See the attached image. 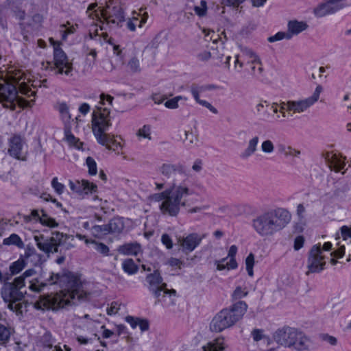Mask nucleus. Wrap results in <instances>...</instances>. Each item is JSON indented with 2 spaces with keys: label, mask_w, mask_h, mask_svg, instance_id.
Returning a JSON list of instances; mask_svg holds the SVG:
<instances>
[{
  "label": "nucleus",
  "mask_w": 351,
  "mask_h": 351,
  "mask_svg": "<svg viewBox=\"0 0 351 351\" xmlns=\"http://www.w3.org/2000/svg\"><path fill=\"white\" fill-rule=\"evenodd\" d=\"M345 254V246H340L337 250L331 252L330 255L337 258H342Z\"/></svg>",
  "instance_id": "obj_63"
},
{
  "label": "nucleus",
  "mask_w": 351,
  "mask_h": 351,
  "mask_svg": "<svg viewBox=\"0 0 351 351\" xmlns=\"http://www.w3.org/2000/svg\"><path fill=\"white\" fill-rule=\"evenodd\" d=\"M296 330V328L284 326L274 332V339L282 346L291 348L292 343L294 342Z\"/></svg>",
  "instance_id": "obj_14"
},
{
  "label": "nucleus",
  "mask_w": 351,
  "mask_h": 351,
  "mask_svg": "<svg viewBox=\"0 0 351 351\" xmlns=\"http://www.w3.org/2000/svg\"><path fill=\"white\" fill-rule=\"evenodd\" d=\"M125 227L124 222L121 217H114L108 223L110 234H118L122 232Z\"/></svg>",
  "instance_id": "obj_25"
},
{
  "label": "nucleus",
  "mask_w": 351,
  "mask_h": 351,
  "mask_svg": "<svg viewBox=\"0 0 351 351\" xmlns=\"http://www.w3.org/2000/svg\"><path fill=\"white\" fill-rule=\"evenodd\" d=\"M3 244L5 245H13L18 247L19 248L24 247V243L23 242L22 239L18 234L15 233H13L9 237L4 239L3 241Z\"/></svg>",
  "instance_id": "obj_29"
},
{
  "label": "nucleus",
  "mask_w": 351,
  "mask_h": 351,
  "mask_svg": "<svg viewBox=\"0 0 351 351\" xmlns=\"http://www.w3.org/2000/svg\"><path fill=\"white\" fill-rule=\"evenodd\" d=\"M245 0H222L221 4L225 6L238 7Z\"/></svg>",
  "instance_id": "obj_60"
},
{
  "label": "nucleus",
  "mask_w": 351,
  "mask_h": 351,
  "mask_svg": "<svg viewBox=\"0 0 351 351\" xmlns=\"http://www.w3.org/2000/svg\"><path fill=\"white\" fill-rule=\"evenodd\" d=\"M206 234L200 235L197 233H191L186 236L178 238V243L182 251L185 254L193 252L202 242Z\"/></svg>",
  "instance_id": "obj_15"
},
{
  "label": "nucleus",
  "mask_w": 351,
  "mask_h": 351,
  "mask_svg": "<svg viewBox=\"0 0 351 351\" xmlns=\"http://www.w3.org/2000/svg\"><path fill=\"white\" fill-rule=\"evenodd\" d=\"M10 332L8 328L0 324V344H5L10 339Z\"/></svg>",
  "instance_id": "obj_42"
},
{
  "label": "nucleus",
  "mask_w": 351,
  "mask_h": 351,
  "mask_svg": "<svg viewBox=\"0 0 351 351\" xmlns=\"http://www.w3.org/2000/svg\"><path fill=\"white\" fill-rule=\"evenodd\" d=\"M169 195H171V191H169L168 189H166L162 192L152 194L150 195L149 198L151 201L155 202H160L161 201L165 202L169 199Z\"/></svg>",
  "instance_id": "obj_38"
},
{
  "label": "nucleus",
  "mask_w": 351,
  "mask_h": 351,
  "mask_svg": "<svg viewBox=\"0 0 351 351\" xmlns=\"http://www.w3.org/2000/svg\"><path fill=\"white\" fill-rule=\"evenodd\" d=\"M113 99V97L109 95H106L104 93L100 95V104L101 105H105L106 102H108L110 105H112Z\"/></svg>",
  "instance_id": "obj_62"
},
{
  "label": "nucleus",
  "mask_w": 351,
  "mask_h": 351,
  "mask_svg": "<svg viewBox=\"0 0 351 351\" xmlns=\"http://www.w3.org/2000/svg\"><path fill=\"white\" fill-rule=\"evenodd\" d=\"M111 117L107 108L97 106L93 112L92 130L99 144H105L108 140L107 132L111 127Z\"/></svg>",
  "instance_id": "obj_6"
},
{
  "label": "nucleus",
  "mask_w": 351,
  "mask_h": 351,
  "mask_svg": "<svg viewBox=\"0 0 351 351\" xmlns=\"http://www.w3.org/2000/svg\"><path fill=\"white\" fill-rule=\"evenodd\" d=\"M91 232L94 237L97 238H102L110 234L109 228H108V224L95 225L91 228Z\"/></svg>",
  "instance_id": "obj_30"
},
{
  "label": "nucleus",
  "mask_w": 351,
  "mask_h": 351,
  "mask_svg": "<svg viewBox=\"0 0 351 351\" xmlns=\"http://www.w3.org/2000/svg\"><path fill=\"white\" fill-rule=\"evenodd\" d=\"M269 108L274 113H278V104L276 102L269 104L267 101H261L256 106V111L258 114L265 108Z\"/></svg>",
  "instance_id": "obj_32"
},
{
  "label": "nucleus",
  "mask_w": 351,
  "mask_h": 351,
  "mask_svg": "<svg viewBox=\"0 0 351 351\" xmlns=\"http://www.w3.org/2000/svg\"><path fill=\"white\" fill-rule=\"evenodd\" d=\"M248 293V291L245 289H243L241 287H237L232 294V298L234 300H240L245 297Z\"/></svg>",
  "instance_id": "obj_47"
},
{
  "label": "nucleus",
  "mask_w": 351,
  "mask_h": 351,
  "mask_svg": "<svg viewBox=\"0 0 351 351\" xmlns=\"http://www.w3.org/2000/svg\"><path fill=\"white\" fill-rule=\"evenodd\" d=\"M51 43L53 45V62H47V67H50L56 74H64L69 75L73 71V64L69 61L66 54L61 49L53 38H50Z\"/></svg>",
  "instance_id": "obj_8"
},
{
  "label": "nucleus",
  "mask_w": 351,
  "mask_h": 351,
  "mask_svg": "<svg viewBox=\"0 0 351 351\" xmlns=\"http://www.w3.org/2000/svg\"><path fill=\"white\" fill-rule=\"evenodd\" d=\"M276 113H274L269 108H266L265 111L263 113V119L265 121H270L274 120L276 122L281 121L280 115L277 114L275 116Z\"/></svg>",
  "instance_id": "obj_45"
},
{
  "label": "nucleus",
  "mask_w": 351,
  "mask_h": 351,
  "mask_svg": "<svg viewBox=\"0 0 351 351\" xmlns=\"http://www.w3.org/2000/svg\"><path fill=\"white\" fill-rule=\"evenodd\" d=\"M247 308V305L245 302L238 301L230 308L221 310L211 320L210 330L212 332H220L226 328L233 326L242 319Z\"/></svg>",
  "instance_id": "obj_4"
},
{
  "label": "nucleus",
  "mask_w": 351,
  "mask_h": 351,
  "mask_svg": "<svg viewBox=\"0 0 351 351\" xmlns=\"http://www.w3.org/2000/svg\"><path fill=\"white\" fill-rule=\"evenodd\" d=\"M197 57L199 60L205 62V61L208 60L210 58H215L216 57L215 51H213L212 52H210V51H204L202 52L199 53L197 54Z\"/></svg>",
  "instance_id": "obj_53"
},
{
  "label": "nucleus",
  "mask_w": 351,
  "mask_h": 351,
  "mask_svg": "<svg viewBox=\"0 0 351 351\" xmlns=\"http://www.w3.org/2000/svg\"><path fill=\"white\" fill-rule=\"evenodd\" d=\"M51 186L54 191L58 194L61 195L64 191V185L58 182V178L55 177L51 180Z\"/></svg>",
  "instance_id": "obj_51"
},
{
  "label": "nucleus",
  "mask_w": 351,
  "mask_h": 351,
  "mask_svg": "<svg viewBox=\"0 0 351 351\" xmlns=\"http://www.w3.org/2000/svg\"><path fill=\"white\" fill-rule=\"evenodd\" d=\"M85 243L93 244L94 245L95 250L104 256L109 255V252H110L109 247L106 244H104L103 243L97 242L95 240L86 239Z\"/></svg>",
  "instance_id": "obj_31"
},
{
  "label": "nucleus",
  "mask_w": 351,
  "mask_h": 351,
  "mask_svg": "<svg viewBox=\"0 0 351 351\" xmlns=\"http://www.w3.org/2000/svg\"><path fill=\"white\" fill-rule=\"evenodd\" d=\"M282 39L290 40L291 35L287 34V32H279L276 33L275 35L271 36L267 38V40L269 43H274L276 41L281 40Z\"/></svg>",
  "instance_id": "obj_43"
},
{
  "label": "nucleus",
  "mask_w": 351,
  "mask_h": 351,
  "mask_svg": "<svg viewBox=\"0 0 351 351\" xmlns=\"http://www.w3.org/2000/svg\"><path fill=\"white\" fill-rule=\"evenodd\" d=\"M97 4H90L86 11L88 17L94 19H100V15L106 21L107 24L121 27L125 21V15L121 5L112 0L109 1L106 7L100 10L99 13L95 9Z\"/></svg>",
  "instance_id": "obj_5"
},
{
  "label": "nucleus",
  "mask_w": 351,
  "mask_h": 351,
  "mask_svg": "<svg viewBox=\"0 0 351 351\" xmlns=\"http://www.w3.org/2000/svg\"><path fill=\"white\" fill-rule=\"evenodd\" d=\"M65 287L56 294L41 295L36 302L34 306L36 309L58 310L70 305H75L78 302L87 298L88 293L84 289L83 285L79 278L73 276L65 274H52L46 282H40L38 279L30 281L29 288L34 291L39 292L48 285H59Z\"/></svg>",
  "instance_id": "obj_1"
},
{
  "label": "nucleus",
  "mask_w": 351,
  "mask_h": 351,
  "mask_svg": "<svg viewBox=\"0 0 351 351\" xmlns=\"http://www.w3.org/2000/svg\"><path fill=\"white\" fill-rule=\"evenodd\" d=\"M108 140L105 144H101L105 146L108 149L112 150L114 152H119L122 149V145L121 141H118L114 135H110V134H106Z\"/></svg>",
  "instance_id": "obj_27"
},
{
  "label": "nucleus",
  "mask_w": 351,
  "mask_h": 351,
  "mask_svg": "<svg viewBox=\"0 0 351 351\" xmlns=\"http://www.w3.org/2000/svg\"><path fill=\"white\" fill-rule=\"evenodd\" d=\"M25 279L22 276H20L15 278L13 282L9 283L13 285L16 289H21L25 285Z\"/></svg>",
  "instance_id": "obj_57"
},
{
  "label": "nucleus",
  "mask_w": 351,
  "mask_h": 351,
  "mask_svg": "<svg viewBox=\"0 0 351 351\" xmlns=\"http://www.w3.org/2000/svg\"><path fill=\"white\" fill-rule=\"evenodd\" d=\"M322 91V86L321 85H318L311 97L304 99L288 101L289 114L292 115L293 114L302 113L306 111L311 106L318 101Z\"/></svg>",
  "instance_id": "obj_12"
},
{
  "label": "nucleus",
  "mask_w": 351,
  "mask_h": 351,
  "mask_svg": "<svg viewBox=\"0 0 351 351\" xmlns=\"http://www.w3.org/2000/svg\"><path fill=\"white\" fill-rule=\"evenodd\" d=\"M274 143L269 140L267 139L262 142L261 143V151L266 154H271L274 151Z\"/></svg>",
  "instance_id": "obj_41"
},
{
  "label": "nucleus",
  "mask_w": 351,
  "mask_h": 351,
  "mask_svg": "<svg viewBox=\"0 0 351 351\" xmlns=\"http://www.w3.org/2000/svg\"><path fill=\"white\" fill-rule=\"evenodd\" d=\"M242 53L250 60L251 64L260 63L259 57L250 49L245 48L242 50Z\"/></svg>",
  "instance_id": "obj_40"
},
{
  "label": "nucleus",
  "mask_w": 351,
  "mask_h": 351,
  "mask_svg": "<svg viewBox=\"0 0 351 351\" xmlns=\"http://www.w3.org/2000/svg\"><path fill=\"white\" fill-rule=\"evenodd\" d=\"M160 173L171 182L169 199L162 202L159 208L163 215L176 217L180 207L186 206V197L194 193L189 186V176L185 167L180 164L164 163L159 168Z\"/></svg>",
  "instance_id": "obj_2"
},
{
  "label": "nucleus",
  "mask_w": 351,
  "mask_h": 351,
  "mask_svg": "<svg viewBox=\"0 0 351 351\" xmlns=\"http://www.w3.org/2000/svg\"><path fill=\"white\" fill-rule=\"evenodd\" d=\"M251 335L254 341H261L266 337L264 330L262 329H254L251 332Z\"/></svg>",
  "instance_id": "obj_55"
},
{
  "label": "nucleus",
  "mask_w": 351,
  "mask_h": 351,
  "mask_svg": "<svg viewBox=\"0 0 351 351\" xmlns=\"http://www.w3.org/2000/svg\"><path fill=\"white\" fill-rule=\"evenodd\" d=\"M304 243V238L303 236H298L295 238L294 240V250L298 251L301 249Z\"/></svg>",
  "instance_id": "obj_58"
},
{
  "label": "nucleus",
  "mask_w": 351,
  "mask_h": 351,
  "mask_svg": "<svg viewBox=\"0 0 351 351\" xmlns=\"http://www.w3.org/2000/svg\"><path fill=\"white\" fill-rule=\"evenodd\" d=\"M136 135L138 137L147 138L149 140H151V127L149 125H145L141 128H140Z\"/></svg>",
  "instance_id": "obj_44"
},
{
  "label": "nucleus",
  "mask_w": 351,
  "mask_h": 351,
  "mask_svg": "<svg viewBox=\"0 0 351 351\" xmlns=\"http://www.w3.org/2000/svg\"><path fill=\"white\" fill-rule=\"evenodd\" d=\"M141 250V245L136 242L125 243L118 248L119 252L124 255H137Z\"/></svg>",
  "instance_id": "obj_24"
},
{
  "label": "nucleus",
  "mask_w": 351,
  "mask_h": 351,
  "mask_svg": "<svg viewBox=\"0 0 351 351\" xmlns=\"http://www.w3.org/2000/svg\"><path fill=\"white\" fill-rule=\"evenodd\" d=\"M8 152L12 157L17 160H26V153L23 152L25 141L21 135L14 134L8 140Z\"/></svg>",
  "instance_id": "obj_16"
},
{
  "label": "nucleus",
  "mask_w": 351,
  "mask_h": 351,
  "mask_svg": "<svg viewBox=\"0 0 351 351\" xmlns=\"http://www.w3.org/2000/svg\"><path fill=\"white\" fill-rule=\"evenodd\" d=\"M320 199L324 204H343L351 202V181L344 178L337 180L333 182L332 192L323 194Z\"/></svg>",
  "instance_id": "obj_7"
},
{
  "label": "nucleus",
  "mask_w": 351,
  "mask_h": 351,
  "mask_svg": "<svg viewBox=\"0 0 351 351\" xmlns=\"http://www.w3.org/2000/svg\"><path fill=\"white\" fill-rule=\"evenodd\" d=\"M326 264V257L322 254L321 245L316 244L312 246L308 254L306 275L312 273H319L325 269Z\"/></svg>",
  "instance_id": "obj_11"
},
{
  "label": "nucleus",
  "mask_w": 351,
  "mask_h": 351,
  "mask_svg": "<svg viewBox=\"0 0 351 351\" xmlns=\"http://www.w3.org/2000/svg\"><path fill=\"white\" fill-rule=\"evenodd\" d=\"M291 220L290 212L279 207L258 215L252 220V227L261 237H269L283 230Z\"/></svg>",
  "instance_id": "obj_3"
},
{
  "label": "nucleus",
  "mask_w": 351,
  "mask_h": 351,
  "mask_svg": "<svg viewBox=\"0 0 351 351\" xmlns=\"http://www.w3.org/2000/svg\"><path fill=\"white\" fill-rule=\"evenodd\" d=\"M308 25L304 21H298L297 20L289 21L287 24V34L291 35V39L294 35H298L302 32L306 30Z\"/></svg>",
  "instance_id": "obj_23"
},
{
  "label": "nucleus",
  "mask_w": 351,
  "mask_h": 351,
  "mask_svg": "<svg viewBox=\"0 0 351 351\" xmlns=\"http://www.w3.org/2000/svg\"><path fill=\"white\" fill-rule=\"evenodd\" d=\"M19 92L29 97L31 96H35L36 95V91L34 90H32L27 84H26L25 83L23 82L21 83L20 85H19Z\"/></svg>",
  "instance_id": "obj_50"
},
{
  "label": "nucleus",
  "mask_w": 351,
  "mask_h": 351,
  "mask_svg": "<svg viewBox=\"0 0 351 351\" xmlns=\"http://www.w3.org/2000/svg\"><path fill=\"white\" fill-rule=\"evenodd\" d=\"M128 67L132 73L139 72L141 69L140 63L138 58L136 57L132 58L128 63Z\"/></svg>",
  "instance_id": "obj_46"
},
{
  "label": "nucleus",
  "mask_w": 351,
  "mask_h": 351,
  "mask_svg": "<svg viewBox=\"0 0 351 351\" xmlns=\"http://www.w3.org/2000/svg\"><path fill=\"white\" fill-rule=\"evenodd\" d=\"M57 110L59 111L61 117L63 120L69 121L71 119V114L69 113V108L68 105L64 103H59L56 106Z\"/></svg>",
  "instance_id": "obj_37"
},
{
  "label": "nucleus",
  "mask_w": 351,
  "mask_h": 351,
  "mask_svg": "<svg viewBox=\"0 0 351 351\" xmlns=\"http://www.w3.org/2000/svg\"><path fill=\"white\" fill-rule=\"evenodd\" d=\"M194 11L199 16H204L206 14L207 11V3L205 0H202L200 5H196L194 7Z\"/></svg>",
  "instance_id": "obj_48"
},
{
  "label": "nucleus",
  "mask_w": 351,
  "mask_h": 351,
  "mask_svg": "<svg viewBox=\"0 0 351 351\" xmlns=\"http://www.w3.org/2000/svg\"><path fill=\"white\" fill-rule=\"evenodd\" d=\"M40 222L43 226L49 228H56L58 226V223L56 220L47 215L43 210H42V215L40 218Z\"/></svg>",
  "instance_id": "obj_36"
},
{
  "label": "nucleus",
  "mask_w": 351,
  "mask_h": 351,
  "mask_svg": "<svg viewBox=\"0 0 351 351\" xmlns=\"http://www.w3.org/2000/svg\"><path fill=\"white\" fill-rule=\"evenodd\" d=\"M223 343V338L218 337L203 346V350L204 351H223L224 350Z\"/></svg>",
  "instance_id": "obj_26"
},
{
  "label": "nucleus",
  "mask_w": 351,
  "mask_h": 351,
  "mask_svg": "<svg viewBox=\"0 0 351 351\" xmlns=\"http://www.w3.org/2000/svg\"><path fill=\"white\" fill-rule=\"evenodd\" d=\"M67 236L60 232H53L52 236L45 238L43 234L35 235L34 239L37 247L46 254L58 252V247L62 244V239Z\"/></svg>",
  "instance_id": "obj_10"
},
{
  "label": "nucleus",
  "mask_w": 351,
  "mask_h": 351,
  "mask_svg": "<svg viewBox=\"0 0 351 351\" xmlns=\"http://www.w3.org/2000/svg\"><path fill=\"white\" fill-rule=\"evenodd\" d=\"M258 142L259 138L258 136H254L250 138L247 142L245 149L240 154V158L242 160H247L254 155L258 150Z\"/></svg>",
  "instance_id": "obj_22"
},
{
  "label": "nucleus",
  "mask_w": 351,
  "mask_h": 351,
  "mask_svg": "<svg viewBox=\"0 0 351 351\" xmlns=\"http://www.w3.org/2000/svg\"><path fill=\"white\" fill-rule=\"evenodd\" d=\"M341 236L343 240H346L348 238L351 239V228L347 226H343L340 228Z\"/></svg>",
  "instance_id": "obj_59"
},
{
  "label": "nucleus",
  "mask_w": 351,
  "mask_h": 351,
  "mask_svg": "<svg viewBox=\"0 0 351 351\" xmlns=\"http://www.w3.org/2000/svg\"><path fill=\"white\" fill-rule=\"evenodd\" d=\"M349 5L350 3L348 0H327L315 9V14L318 17H322L334 14Z\"/></svg>",
  "instance_id": "obj_13"
},
{
  "label": "nucleus",
  "mask_w": 351,
  "mask_h": 351,
  "mask_svg": "<svg viewBox=\"0 0 351 351\" xmlns=\"http://www.w3.org/2000/svg\"><path fill=\"white\" fill-rule=\"evenodd\" d=\"M123 269L130 275L134 274L138 271V267L131 258L125 259L122 264Z\"/></svg>",
  "instance_id": "obj_33"
},
{
  "label": "nucleus",
  "mask_w": 351,
  "mask_h": 351,
  "mask_svg": "<svg viewBox=\"0 0 351 351\" xmlns=\"http://www.w3.org/2000/svg\"><path fill=\"white\" fill-rule=\"evenodd\" d=\"M147 18L148 15L147 13L141 17V20H139L138 17L134 16L132 19L129 20L126 23V26L130 31L134 32L136 29V25H138L139 27H142L143 25L147 22Z\"/></svg>",
  "instance_id": "obj_28"
},
{
  "label": "nucleus",
  "mask_w": 351,
  "mask_h": 351,
  "mask_svg": "<svg viewBox=\"0 0 351 351\" xmlns=\"http://www.w3.org/2000/svg\"><path fill=\"white\" fill-rule=\"evenodd\" d=\"M1 298L5 302L9 301H21L24 298L21 289H16L13 285L5 282L1 290Z\"/></svg>",
  "instance_id": "obj_20"
},
{
  "label": "nucleus",
  "mask_w": 351,
  "mask_h": 351,
  "mask_svg": "<svg viewBox=\"0 0 351 351\" xmlns=\"http://www.w3.org/2000/svg\"><path fill=\"white\" fill-rule=\"evenodd\" d=\"M322 339L324 341L328 342L332 346H335L337 343L336 337L330 336L328 334H324L322 335Z\"/></svg>",
  "instance_id": "obj_61"
},
{
  "label": "nucleus",
  "mask_w": 351,
  "mask_h": 351,
  "mask_svg": "<svg viewBox=\"0 0 351 351\" xmlns=\"http://www.w3.org/2000/svg\"><path fill=\"white\" fill-rule=\"evenodd\" d=\"M293 341L291 348L297 351H312L314 349V344L311 338L298 328Z\"/></svg>",
  "instance_id": "obj_17"
},
{
  "label": "nucleus",
  "mask_w": 351,
  "mask_h": 351,
  "mask_svg": "<svg viewBox=\"0 0 351 351\" xmlns=\"http://www.w3.org/2000/svg\"><path fill=\"white\" fill-rule=\"evenodd\" d=\"M26 266L24 259L19 258L16 261L12 263L10 266V271L12 275H16L21 272Z\"/></svg>",
  "instance_id": "obj_34"
},
{
  "label": "nucleus",
  "mask_w": 351,
  "mask_h": 351,
  "mask_svg": "<svg viewBox=\"0 0 351 351\" xmlns=\"http://www.w3.org/2000/svg\"><path fill=\"white\" fill-rule=\"evenodd\" d=\"M203 168V161L201 159H196L192 166V169L195 172H200Z\"/></svg>",
  "instance_id": "obj_64"
},
{
  "label": "nucleus",
  "mask_w": 351,
  "mask_h": 351,
  "mask_svg": "<svg viewBox=\"0 0 351 351\" xmlns=\"http://www.w3.org/2000/svg\"><path fill=\"white\" fill-rule=\"evenodd\" d=\"M69 185L71 190L80 196L96 192L97 188L96 184L84 180L74 182L69 180Z\"/></svg>",
  "instance_id": "obj_18"
},
{
  "label": "nucleus",
  "mask_w": 351,
  "mask_h": 351,
  "mask_svg": "<svg viewBox=\"0 0 351 351\" xmlns=\"http://www.w3.org/2000/svg\"><path fill=\"white\" fill-rule=\"evenodd\" d=\"M322 157L325 159L329 168L335 172H340L346 166V156L337 155L335 153L326 152L322 154Z\"/></svg>",
  "instance_id": "obj_19"
},
{
  "label": "nucleus",
  "mask_w": 351,
  "mask_h": 351,
  "mask_svg": "<svg viewBox=\"0 0 351 351\" xmlns=\"http://www.w3.org/2000/svg\"><path fill=\"white\" fill-rule=\"evenodd\" d=\"M161 242L165 247L170 250L173 247V241L170 236L166 233L163 234L161 237Z\"/></svg>",
  "instance_id": "obj_56"
},
{
  "label": "nucleus",
  "mask_w": 351,
  "mask_h": 351,
  "mask_svg": "<svg viewBox=\"0 0 351 351\" xmlns=\"http://www.w3.org/2000/svg\"><path fill=\"white\" fill-rule=\"evenodd\" d=\"M185 139L184 143L186 146L191 147L197 143V138L193 135L192 132H185Z\"/></svg>",
  "instance_id": "obj_54"
},
{
  "label": "nucleus",
  "mask_w": 351,
  "mask_h": 351,
  "mask_svg": "<svg viewBox=\"0 0 351 351\" xmlns=\"http://www.w3.org/2000/svg\"><path fill=\"white\" fill-rule=\"evenodd\" d=\"M251 73L256 79L261 80L264 77V69L262 62L252 64Z\"/></svg>",
  "instance_id": "obj_35"
},
{
  "label": "nucleus",
  "mask_w": 351,
  "mask_h": 351,
  "mask_svg": "<svg viewBox=\"0 0 351 351\" xmlns=\"http://www.w3.org/2000/svg\"><path fill=\"white\" fill-rule=\"evenodd\" d=\"M53 341L50 334L46 333L43 337V347L45 350H51L53 348Z\"/></svg>",
  "instance_id": "obj_49"
},
{
  "label": "nucleus",
  "mask_w": 351,
  "mask_h": 351,
  "mask_svg": "<svg viewBox=\"0 0 351 351\" xmlns=\"http://www.w3.org/2000/svg\"><path fill=\"white\" fill-rule=\"evenodd\" d=\"M190 91L197 103L202 106L210 110L213 113L217 114L218 110L206 100L200 99L199 95L202 93L206 92L204 85H199L197 84H193L190 86Z\"/></svg>",
  "instance_id": "obj_21"
},
{
  "label": "nucleus",
  "mask_w": 351,
  "mask_h": 351,
  "mask_svg": "<svg viewBox=\"0 0 351 351\" xmlns=\"http://www.w3.org/2000/svg\"><path fill=\"white\" fill-rule=\"evenodd\" d=\"M146 282L148 289L157 298L158 302L161 301L160 297L164 298L167 295H174L176 294L174 289H167V285L163 282L162 278L157 270L147 276Z\"/></svg>",
  "instance_id": "obj_9"
},
{
  "label": "nucleus",
  "mask_w": 351,
  "mask_h": 351,
  "mask_svg": "<svg viewBox=\"0 0 351 351\" xmlns=\"http://www.w3.org/2000/svg\"><path fill=\"white\" fill-rule=\"evenodd\" d=\"M182 99L186 101L187 98L182 96H176L171 99L166 101L165 103V106L169 109H176L179 106L178 101Z\"/></svg>",
  "instance_id": "obj_39"
},
{
  "label": "nucleus",
  "mask_w": 351,
  "mask_h": 351,
  "mask_svg": "<svg viewBox=\"0 0 351 351\" xmlns=\"http://www.w3.org/2000/svg\"><path fill=\"white\" fill-rule=\"evenodd\" d=\"M86 165L88 168L89 174L94 176L97 173V164L95 160L92 157H88L86 158Z\"/></svg>",
  "instance_id": "obj_52"
}]
</instances>
